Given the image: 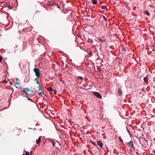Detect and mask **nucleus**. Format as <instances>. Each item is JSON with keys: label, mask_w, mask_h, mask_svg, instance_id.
I'll use <instances>...</instances> for the list:
<instances>
[{"label": "nucleus", "mask_w": 155, "mask_h": 155, "mask_svg": "<svg viewBox=\"0 0 155 155\" xmlns=\"http://www.w3.org/2000/svg\"><path fill=\"white\" fill-rule=\"evenodd\" d=\"M127 147L128 150L133 151L134 150V147L133 144V141L132 139H127Z\"/></svg>", "instance_id": "1"}, {"label": "nucleus", "mask_w": 155, "mask_h": 155, "mask_svg": "<svg viewBox=\"0 0 155 155\" xmlns=\"http://www.w3.org/2000/svg\"><path fill=\"white\" fill-rule=\"evenodd\" d=\"M33 71L35 73L36 76L38 78L40 77V70L38 68H34Z\"/></svg>", "instance_id": "2"}, {"label": "nucleus", "mask_w": 155, "mask_h": 155, "mask_svg": "<svg viewBox=\"0 0 155 155\" xmlns=\"http://www.w3.org/2000/svg\"><path fill=\"white\" fill-rule=\"evenodd\" d=\"M128 134V138L127 139H132L131 136L132 135V133L131 131L129 130L127 128V135Z\"/></svg>", "instance_id": "3"}, {"label": "nucleus", "mask_w": 155, "mask_h": 155, "mask_svg": "<svg viewBox=\"0 0 155 155\" xmlns=\"http://www.w3.org/2000/svg\"><path fill=\"white\" fill-rule=\"evenodd\" d=\"M22 92H24L26 95H27V97H28V91H31L33 92V91L32 90H30L28 88H27L25 89V90H23L22 91Z\"/></svg>", "instance_id": "4"}, {"label": "nucleus", "mask_w": 155, "mask_h": 155, "mask_svg": "<svg viewBox=\"0 0 155 155\" xmlns=\"http://www.w3.org/2000/svg\"><path fill=\"white\" fill-rule=\"evenodd\" d=\"M94 94L98 98H102V96L99 93L97 92H94Z\"/></svg>", "instance_id": "5"}, {"label": "nucleus", "mask_w": 155, "mask_h": 155, "mask_svg": "<svg viewBox=\"0 0 155 155\" xmlns=\"http://www.w3.org/2000/svg\"><path fill=\"white\" fill-rule=\"evenodd\" d=\"M97 144L98 145L101 147H102L103 143L100 141H97Z\"/></svg>", "instance_id": "6"}, {"label": "nucleus", "mask_w": 155, "mask_h": 155, "mask_svg": "<svg viewBox=\"0 0 155 155\" xmlns=\"http://www.w3.org/2000/svg\"><path fill=\"white\" fill-rule=\"evenodd\" d=\"M41 140V137H38V139L36 140V143L37 144H39L40 143Z\"/></svg>", "instance_id": "7"}, {"label": "nucleus", "mask_w": 155, "mask_h": 155, "mask_svg": "<svg viewBox=\"0 0 155 155\" xmlns=\"http://www.w3.org/2000/svg\"><path fill=\"white\" fill-rule=\"evenodd\" d=\"M144 81L147 84H148V78L147 76L144 78Z\"/></svg>", "instance_id": "8"}, {"label": "nucleus", "mask_w": 155, "mask_h": 155, "mask_svg": "<svg viewBox=\"0 0 155 155\" xmlns=\"http://www.w3.org/2000/svg\"><path fill=\"white\" fill-rule=\"evenodd\" d=\"M16 83L14 84V86H15L16 84L18 85H19V80L18 78H16Z\"/></svg>", "instance_id": "9"}, {"label": "nucleus", "mask_w": 155, "mask_h": 155, "mask_svg": "<svg viewBox=\"0 0 155 155\" xmlns=\"http://www.w3.org/2000/svg\"><path fill=\"white\" fill-rule=\"evenodd\" d=\"M47 90L48 91H50L51 92H52L53 91V89L52 87H51L47 88Z\"/></svg>", "instance_id": "10"}, {"label": "nucleus", "mask_w": 155, "mask_h": 155, "mask_svg": "<svg viewBox=\"0 0 155 155\" xmlns=\"http://www.w3.org/2000/svg\"><path fill=\"white\" fill-rule=\"evenodd\" d=\"M91 2L92 4L94 5H96L97 3V0H92Z\"/></svg>", "instance_id": "11"}, {"label": "nucleus", "mask_w": 155, "mask_h": 155, "mask_svg": "<svg viewBox=\"0 0 155 155\" xmlns=\"http://www.w3.org/2000/svg\"><path fill=\"white\" fill-rule=\"evenodd\" d=\"M91 143L93 144L94 145L95 147H97V144L95 143V142L94 141H92V142H91Z\"/></svg>", "instance_id": "12"}, {"label": "nucleus", "mask_w": 155, "mask_h": 155, "mask_svg": "<svg viewBox=\"0 0 155 155\" xmlns=\"http://www.w3.org/2000/svg\"><path fill=\"white\" fill-rule=\"evenodd\" d=\"M145 13H146V14L147 15H148V16H149L150 14V13H149V12L148 11H145Z\"/></svg>", "instance_id": "13"}, {"label": "nucleus", "mask_w": 155, "mask_h": 155, "mask_svg": "<svg viewBox=\"0 0 155 155\" xmlns=\"http://www.w3.org/2000/svg\"><path fill=\"white\" fill-rule=\"evenodd\" d=\"M101 8L102 9H105L106 8V6H104L103 5L102 6Z\"/></svg>", "instance_id": "14"}, {"label": "nucleus", "mask_w": 155, "mask_h": 155, "mask_svg": "<svg viewBox=\"0 0 155 155\" xmlns=\"http://www.w3.org/2000/svg\"><path fill=\"white\" fill-rule=\"evenodd\" d=\"M103 18L106 22H107V19L105 16H103Z\"/></svg>", "instance_id": "15"}, {"label": "nucleus", "mask_w": 155, "mask_h": 155, "mask_svg": "<svg viewBox=\"0 0 155 155\" xmlns=\"http://www.w3.org/2000/svg\"><path fill=\"white\" fill-rule=\"evenodd\" d=\"M98 39L101 42H103L104 41V40L101 39L100 38H99Z\"/></svg>", "instance_id": "16"}, {"label": "nucleus", "mask_w": 155, "mask_h": 155, "mask_svg": "<svg viewBox=\"0 0 155 155\" xmlns=\"http://www.w3.org/2000/svg\"><path fill=\"white\" fill-rule=\"evenodd\" d=\"M118 93L119 94V95H120L122 93V92L120 90H119L118 91Z\"/></svg>", "instance_id": "17"}, {"label": "nucleus", "mask_w": 155, "mask_h": 155, "mask_svg": "<svg viewBox=\"0 0 155 155\" xmlns=\"http://www.w3.org/2000/svg\"><path fill=\"white\" fill-rule=\"evenodd\" d=\"M38 91H40L41 90L40 88V85L38 86Z\"/></svg>", "instance_id": "18"}, {"label": "nucleus", "mask_w": 155, "mask_h": 155, "mask_svg": "<svg viewBox=\"0 0 155 155\" xmlns=\"http://www.w3.org/2000/svg\"><path fill=\"white\" fill-rule=\"evenodd\" d=\"M2 82L3 83H7V81L5 80L3 81Z\"/></svg>", "instance_id": "19"}, {"label": "nucleus", "mask_w": 155, "mask_h": 155, "mask_svg": "<svg viewBox=\"0 0 155 155\" xmlns=\"http://www.w3.org/2000/svg\"><path fill=\"white\" fill-rule=\"evenodd\" d=\"M78 79H80L82 80L83 79V78L82 77L79 76L78 77Z\"/></svg>", "instance_id": "20"}, {"label": "nucleus", "mask_w": 155, "mask_h": 155, "mask_svg": "<svg viewBox=\"0 0 155 155\" xmlns=\"http://www.w3.org/2000/svg\"><path fill=\"white\" fill-rule=\"evenodd\" d=\"M31 93L30 94L31 95H32V96H33V95H35V93H33V91L32 92H31V91H30Z\"/></svg>", "instance_id": "21"}, {"label": "nucleus", "mask_w": 155, "mask_h": 155, "mask_svg": "<svg viewBox=\"0 0 155 155\" xmlns=\"http://www.w3.org/2000/svg\"><path fill=\"white\" fill-rule=\"evenodd\" d=\"M25 155H29V153L28 151H26L25 152Z\"/></svg>", "instance_id": "22"}, {"label": "nucleus", "mask_w": 155, "mask_h": 155, "mask_svg": "<svg viewBox=\"0 0 155 155\" xmlns=\"http://www.w3.org/2000/svg\"><path fill=\"white\" fill-rule=\"evenodd\" d=\"M52 145H53V146H55V143L53 141H52Z\"/></svg>", "instance_id": "23"}, {"label": "nucleus", "mask_w": 155, "mask_h": 155, "mask_svg": "<svg viewBox=\"0 0 155 155\" xmlns=\"http://www.w3.org/2000/svg\"><path fill=\"white\" fill-rule=\"evenodd\" d=\"M2 61V58L1 56H0V62Z\"/></svg>", "instance_id": "24"}, {"label": "nucleus", "mask_w": 155, "mask_h": 155, "mask_svg": "<svg viewBox=\"0 0 155 155\" xmlns=\"http://www.w3.org/2000/svg\"><path fill=\"white\" fill-rule=\"evenodd\" d=\"M54 93L55 94H57V91L56 90H54Z\"/></svg>", "instance_id": "25"}, {"label": "nucleus", "mask_w": 155, "mask_h": 155, "mask_svg": "<svg viewBox=\"0 0 155 155\" xmlns=\"http://www.w3.org/2000/svg\"><path fill=\"white\" fill-rule=\"evenodd\" d=\"M41 94H43L42 92H40L38 94L39 95H41Z\"/></svg>", "instance_id": "26"}, {"label": "nucleus", "mask_w": 155, "mask_h": 155, "mask_svg": "<svg viewBox=\"0 0 155 155\" xmlns=\"http://www.w3.org/2000/svg\"><path fill=\"white\" fill-rule=\"evenodd\" d=\"M120 139V141L121 142H123V140H122L120 138V137H119Z\"/></svg>", "instance_id": "27"}, {"label": "nucleus", "mask_w": 155, "mask_h": 155, "mask_svg": "<svg viewBox=\"0 0 155 155\" xmlns=\"http://www.w3.org/2000/svg\"><path fill=\"white\" fill-rule=\"evenodd\" d=\"M27 98H28V100L31 101H32L31 100V99L28 98V97H27Z\"/></svg>", "instance_id": "28"}, {"label": "nucleus", "mask_w": 155, "mask_h": 155, "mask_svg": "<svg viewBox=\"0 0 155 155\" xmlns=\"http://www.w3.org/2000/svg\"><path fill=\"white\" fill-rule=\"evenodd\" d=\"M62 65L64 66V62H62Z\"/></svg>", "instance_id": "29"}, {"label": "nucleus", "mask_w": 155, "mask_h": 155, "mask_svg": "<svg viewBox=\"0 0 155 155\" xmlns=\"http://www.w3.org/2000/svg\"><path fill=\"white\" fill-rule=\"evenodd\" d=\"M38 78H35V80H37V79Z\"/></svg>", "instance_id": "30"}, {"label": "nucleus", "mask_w": 155, "mask_h": 155, "mask_svg": "<svg viewBox=\"0 0 155 155\" xmlns=\"http://www.w3.org/2000/svg\"><path fill=\"white\" fill-rule=\"evenodd\" d=\"M30 153L31 154H32V153H31V152H30Z\"/></svg>", "instance_id": "31"}, {"label": "nucleus", "mask_w": 155, "mask_h": 155, "mask_svg": "<svg viewBox=\"0 0 155 155\" xmlns=\"http://www.w3.org/2000/svg\"><path fill=\"white\" fill-rule=\"evenodd\" d=\"M15 87H16V88H18V87H17V86H15Z\"/></svg>", "instance_id": "32"}, {"label": "nucleus", "mask_w": 155, "mask_h": 155, "mask_svg": "<svg viewBox=\"0 0 155 155\" xmlns=\"http://www.w3.org/2000/svg\"><path fill=\"white\" fill-rule=\"evenodd\" d=\"M22 155H25V154H22Z\"/></svg>", "instance_id": "33"}, {"label": "nucleus", "mask_w": 155, "mask_h": 155, "mask_svg": "<svg viewBox=\"0 0 155 155\" xmlns=\"http://www.w3.org/2000/svg\"><path fill=\"white\" fill-rule=\"evenodd\" d=\"M150 155H153V154H150Z\"/></svg>", "instance_id": "34"}]
</instances>
